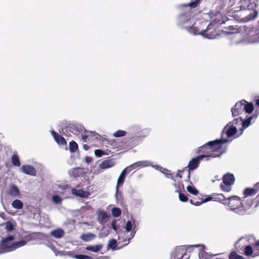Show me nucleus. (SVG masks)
Masks as SVG:
<instances>
[{
  "label": "nucleus",
  "instance_id": "f257e3e1",
  "mask_svg": "<svg viewBox=\"0 0 259 259\" xmlns=\"http://www.w3.org/2000/svg\"><path fill=\"white\" fill-rule=\"evenodd\" d=\"M200 1L201 0H192L191 3L181 6L182 8L186 7L187 10L185 13L181 14L178 17L177 23L181 28L186 30L192 35H201L204 37L212 39L213 37L211 34L206 32L213 27L212 22H210L207 25L206 28H204L207 22L198 21L196 17L191 16V11L190 9L196 8Z\"/></svg>",
  "mask_w": 259,
  "mask_h": 259
},
{
  "label": "nucleus",
  "instance_id": "f03ea898",
  "mask_svg": "<svg viewBox=\"0 0 259 259\" xmlns=\"http://www.w3.org/2000/svg\"><path fill=\"white\" fill-rule=\"evenodd\" d=\"M14 240L13 235H9L3 238L0 244V254L14 251L27 243V241L24 240L13 242Z\"/></svg>",
  "mask_w": 259,
  "mask_h": 259
},
{
  "label": "nucleus",
  "instance_id": "7ed1b4c3",
  "mask_svg": "<svg viewBox=\"0 0 259 259\" xmlns=\"http://www.w3.org/2000/svg\"><path fill=\"white\" fill-rule=\"evenodd\" d=\"M228 201L226 205L230 207V210L233 211L239 214H244L247 209L251 206L253 203L252 201H250L247 206H244L242 200L237 196H232L228 199Z\"/></svg>",
  "mask_w": 259,
  "mask_h": 259
},
{
  "label": "nucleus",
  "instance_id": "20e7f679",
  "mask_svg": "<svg viewBox=\"0 0 259 259\" xmlns=\"http://www.w3.org/2000/svg\"><path fill=\"white\" fill-rule=\"evenodd\" d=\"M222 154L223 152L219 154H211L209 155H201L191 159L189 161L187 166V168L188 169V179H190V171L196 169L199 166L200 161L203 158H205V160L207 161L209 160L210 158L219 157L222 155Z\"/></svg>",
  "mask_w": 259,
  "mask_h": 259
},
{
  "label": "nucleus",
  "instance_id": "39448f33",
  "mask_svg": "<svg viewBox=\"0 0 259 259\" xmlns=\"http://www.w3.org/2000/svg\"><path fill=\"white\" fill-rule=\"evenodd\" d=\"M238 122H240L239 119L235 118L232 121L229 122L224 128L222 132V138H230L234 136L237 132Z\"/></svg>",
  "mask_w": 259,
  "mask_h": 259
},
{
  "label": "nucleus",
  "instance_id": "423d86ee",
  "mask_svg": "<svg viewBox=\"0 0 259 259\" xmlns=\"http://www.w3.org/2000/svg\"><path fill=\"white\" fill-rule=\"evenodd\" d=\"M136 227V220L132 218L131 220L128 221L125 226V231L126 232H131L130 235L125 237L123 239V242H124V245H127L130 240L135 236L136 231L135 228Z\"/></svg>",
  "mask_w": 259,
  "mask_h": 259
},
{
  "label": "nucleus",
  "instance_id": "0eeeda50",
  "mask_svg": "<svg viewBox=\"0 0 259 259\" xmlns=\"http://www.w3.org/2000/svg\"><path fill=\"white\" fill-rule=\"evenodd\" d=\"M231 141L232 139L228 140L227 138H221V139L208 142L200 148H204L206 146H209V148L211 151H218L222 148L223 144L228 142H231Z\"/></svg>",
  "mask_w": 259,
  "mask_h": 259
},
{
  "label": "nucleus",
  "instance_id": "6e6552de",
  "mask_svg": "<svg viewBox=\"0 0 259 259\" xmlns=\"http://www.w3.org/2000/svg\"><path fill=\"white\" fill-rule=\"evenodd\" d=\"M255 5L250 2V0H240V8L241 10H249L253 11V14H249L247 18V20H253L257 15V11L254 10Z\"/></svg>",
  "mask_w": 259,
  "mask_h": 259
},
{
  "label": "nucleus",
  "instance_id": "1a4fd4ad",
  "mask_svg": "<svg viewBox=\"0 0 259 259\" xmlns=\"http://www.w3.org/2000/svg\"><path fill=\"white\" fill-rule=\"evenodd\" d=\"M235 181V177L232 174L228 173L225 175L223 179V183L221 185L222 190L225 192H229L231 190V185Z\"/></svg>",
  "mask_w": 259,
  "mask_h": 259
},
{
  "label": "nucleus",
  "instance_id": "9d476101",
  "mask_svg": "<svg viewBox=\"0 0 259 259\" xmlns=\"http://www.w3.org/2000/svg\"><path fill=\"white\" fill-rule=\"evenodd\" d=\"M245 102V100H242L237 102L236 104L232 107L231 112L233 117L239 116L244 112V107H243V104Z\"/></svg>",
  "mask_w": 259,
  "mask_h": 259
},
{
  "label": "nucleus",
  "instance_id": "9b49d317",
  "mask_svg": "<svg viewBox=\"0 0 259 259\" xmlns=\"http://www.w3.org/2000/svg\"><path fill=\"white\" fill-rule=\"evenodd\" d=\"M153 166H154V165H153L152 162L150 161L141 160L135 162L127 167H129V169L130 170V171H131L133 169H140L143 167L148 166H152L153 167Z\"/></svg>",
  "mask_w": 259,
  "mask_h": 259
},
{
  "label": "nucleus",
  "instance_id": "f8f14e48",
  "mask_svg": "<svg viewBox=\"0 0 259 259\" xmlns=\"http://www.w3.org/2000/svg\"><path fill=\"white\" fill-rule=\"evenodd\" d=\"M254 117L255 118H256L257 117V115L250 116L244 120H243L241 117L236 118V119H239L240 120V122H238V125H241V128L240 130L241 131V134H242L245 129H246L251 124V120Z\"/></svg>",
  "mask_w": 259,
  "mask_h": 259
},
{
  "label": "nucleus",
  "instance_id": "ddd939ff",
  "mask_svg": "<svg viewBox=\"0 0 259 259\" xmlns=\"http://www.w3.org/2000/svg\"><path fill=\"white\" fill-rule=\"evenodd\" d=\"M186 250L184 247H177L173 252L171 257H174V259H182L186 255Z\"/></svg>",
  "mask_w": 259,
  "mask_h": 259
},
{
  "label": "nucleus",
  "instance_id": "4468645a",
  "mask_svg": "<svg viewBox=\"0 0 259 259\" xmlns=\"http://www.w3.org/2000/svg\"><path fill=\"white\" fill-rule=\"evenodd\" d=\"M259 190V183L255 185L253 188H248L244 190V195L245 197L254 195Z\"/></svg>",
  "mask_w": 259,
  "mask_h": 259
},
{
  "label": "nucleus",
  "instance_id": "2eb2a0df",
  "mask_svg": "<svg viewBox=\"0 0 259 259\" xmlns=\"http://www.w3.org/2000/svg\"><path fill=\"white\" fill-rule=\"evenodd\" d=\"M21 171L26 174L35 176L36 175L35 169L31 165H24L21 167Z\"/></svg>",
  "mask_w": 259,
  "mask_h": 259
},
{
  "label": "nucleus",
  "instance_id": "dca6fc26",
  "mask_svg": "<svg viewBox=\"0 0 259 259\" xmlns=\"http://www.w3.org/2000/svg\"><path fill=\"white\" fill-rule=\"evenodd\" d=\"M131 171L129 169V167H125L121 172L119 177L118 178L117 181V184L116 187H118V186L121 185L123 184L126 176L128 172H130Z\"/></svg>",
  "mask_w": 259,
  "mask_h": 259
},
{
  "label": "nucleus",
  "instance_id": "f3484780",
  "mask_svg": "<svg viewBox=\"0 0 259 259\" xmlns=\"http://www.w3.org/2000/svg\"><path fill=\"white\" fill-rule=\"evenodd\" d=\"M51 134L55 141L61 145H65L67 143L65 139L61 135L57 134L54 131H52Z\"/></svg>",
  "mask_w": 259,
  "mask_h": 259
},
{
  "label": "nucleus",
  "instance_id": "a211bd4d",
  "mask_svg": "<svg viewBox=\"0 0 259 259\" xmlns=\"http://www.w3.org/2000/svg\"><path fill=\"white\" fill-rule=\"evenodd\" d=\"M72 194L73 195L81 198H87L90 195V192L88 191H83L82 190H77L75 188L72 189Z\"/></svg>",
  "mask_w": 259,
  "mask_h": 259
},
{
  "label": "nucleus",
  "instance_id": "6ab92c4d",
  "mask_svg": "<svg viewBox=\"0 0 259 259\" xmlns=\"http://www.w3.org/2000/svg\"><path fill=\"white\" fill-rule=\"evenodd\" d=\"M153 167L155 168V169L159 170L161 173H163L164 174L165 176L169 179H171L174 180V177L172 176V174L170 172V171L161 167L160 165H154V166H153Z\"/></svg>",
  "mask_w": 259,
  "mask_h": 259
},
{
  "label": "nucleus",
  "instance_id": "aec40b11",
  "mask_svg": "<svg viewBox=\"0 0 259 259\" xmlns=\"http://www.w3.org/2000/svg\"><path fill=\"white\" fill-rule=\"evenodd\" d=\"M115 164L114 160L109 159L103 161L100 164V167L102 169H107L113 167Z\"/></svg>",
  "mask_w": 259,
  "mask_h": 259
},
{
  "label": "nucleus",
  "instance_id": "412c9836",
  "mask_svg": "<svg viewBox=\"0 0 259 259\" xmlns=\"http://www.w3.org/2000/svg\"><path fill=\"white\" fill-rule=\"evenodd\" d=\"M108 215L107 213L103 210H100L98 212V221L102 225H104L107 222Z\"/></svg>",
  "mask_w": 259,
  "mask_h": 259
},
{
  "label": "nucleus",
  "instance_id": "4be33fe9",
  "mask_svg": "<svg viewBox=\"0 0 259 259\" xmlns=\"http://www.w3.org/2000/svg\"><path fill=\"white\" fill-rule=\"evenodd\" d=\"M82 127L77 124L71 123L66 127V130L70 131L74 134H77L78 132L81 131Z\"/></svg>",
  "mask_w": 259,
  "mask_h": 259
},
{
  "label": "nucleus",
  "instance_id": "5701e85b",
  "mask_svg": "<svg viewBox=\"0 0 259 259\" xmlns=\"http://www.w3.org/2000/svg\"><path fill=\"white\" fill-rule=\"evenodd\" d=\"M50 234L53 237L56 238H61L65 234L64 231L61 228H58L55 230H52L50 232Z\"/></svg>",
  "mask_w": 259,
  "mask_h": 259
},
{
  "label": "nucleus",
  "instance_id": "b1692460",
  "mask_svg": "<svg viewBox=\"0 0 259 259\" xmlns=\"http://www.w3.org/2000/svg\"><path fill=\"white\" fill-rule=\"evenodd\" d=\"M8 194L13 196L17 197L19 196L20 192L18 188L15 185H12L8 191Z\"/></svg>",
  "mask_w": 259,
  "mask_h": 259
},
{
  "label": "nucleus",
  "instance_id": "393cba45",
  "mask_svg": "<svg viewBox=\"0 0 259 259\" xmlns=\"http://www.w3.org/2000/svg\"><path fill=\"white\" fill-rule=\"evenodd\" d=\"M213 199L215 200L219 201L224 204H227L228 201V199H226L225 196L222 194H217L214 195Z\"/></svg>",
  "mask_w": 259,
  "mask_h": 259
},
{
  "label": "nucleus",
  "instance_id": "a878e982",
  "mask_svg": "<svg viewBox=\"0 0 259 259\" xmlns=\"http://www.w3.org/2000/svg\"><path fill=\"white\" fill-rule=\"evenodd\" d=\"M243 107H244V111L246 113H250L253 110V105L251 103H247L246 101L243 104Z\"/></svg>",
  "mask_w": 259,
  "mask_h": 259
},
{
  "label": "nucleus",
  "instance_id": "bb28decb",
  "mask_svg": "<svg viewBox=\"0 0 259 259\" xmlns=\"http://www.w3.org/2000/svg\"><path fill=\"white\" fill-rule=\"evenodd\" d=\"M96 236L93 233H85L81 235L80 238L85 241H89L95 238Z\"/></svg>",
  "mask_w": 259,
  "mask_h": 259
},
{
  "label": "nucleus",
  "instance_id": "cd10ccee",
  "mask_svg": "<svg viewBox=\"0 0 259 259\" xmlns=\"http://www.w3.org/2000/svg\"><path fill=\"white\" fill-rule=\"evenodd\" d=\"M102 247L101 245H96L94 246H89L86 247V249L89 251H91L94 252L99 251Z\"/></svg>",
  "mask_w": 259,
  "mask_h": 259
},
{
  "label": "nucleus",
  "instance_id": "c85d7f7f",
  "mask_svg": "<svg viewBox=\"0 0 259 259\" xmlns=\"http://www.w3.org/2000/svg\"><path fill=\"white\" fill-rule=\"evenodd\" d=\"M12 205L13 208L20 209L23 207V204L21 200L17 199L12 202Z\"/></svg>",
  "mask_w": 259,
  "mask_h": 259
},
{
  "label": "nucleus",
  "instance_id": "c756f323",
  "mask_svg": "<svg viewBox=\"0 0 259 259\" xmlns=\"http://www.w3.org/2000/svg\"><path fill=\"white\" fill-rule=\"evenodd\" d=\"M199 256L200 259H210L212 257V255L209 254L202 250L199 252Z\"/></svg>",
  "mask_w": 259,
  "mask_h": 259
},
{
  "label": "nucleus",
  "instance_id": "7c9ffc66",
  "mask_svg": "<svg viewBox=\"0 0 259 259\" xmlns=\"http://www.w3.org/2000/svg\"><path fill=\"white\" fill-rule=\"evenodd\" d=\"M12 162L13 164L16 166H20V162L19 157L17 155L14 154L12 157Z\"/></svg>",
  "mask_w": 259,
  "mask_h": 259
},
{
  "label": "nucleus",
  "instance_id": "2f4dec72",
  "mask_svg": "<svg viewBox=\"0 0 259 259\" xmlns=\"http://www.w3.org/2000/svg\"><path fill=\"white\" fill-rule=\"evenodd\" d=\"M78 149V145L76 142L72 141L69 143V150L70 152H75Z\"/></svg>",
  "mask_w": 259,
  "mask_h": 259
},
{
  "label": "nucleus",
  "instance_id": "473e14b6",
  "mask_svg": "<svg viewBox=\"0 0 259 259\" xmlns=\"http://www.w3.org/2000/svg\"><path fill=\"white\" fill-rule=\"evenodd\" d=\"M116 240L114 239H113L109 241V243L108 244V247L114 250L116 249Z\"/></svg>",
  "mask_w": 259,
  "mask_h": 259
},
{
  "label": "nucleus",
  "instance_id": "72a5a7b5",
  "mask_svg": "<svg viewBox=\"0 0 259 259\" xmlns=\"http://www.w3.org/2000/svg\"><path fill=\"white\" fill-rule=\"evenodd\" d=\"M52 200L56 204H61L62 202V198L58 195H54L52 196Z\"/></svg>",
  "mask_w": 259,
  "mask_h": 259
},
{
  "label": "nucleus",
  "instance_id": "f704fd0d",
  "mask_svg": "<svg viewBox=\"0 0 259 259\" xmlns=\"http://www.w3.org/2000/svg\"><path fill=\"white\" fill-rule=\"evenodd\" d=\"M121 211L120 208L117 207H114L112 209V214L116 218L119 217L121 215Z\"/></svg>",
  "mask_w": 259,
  "mask_h": 259
},
{
  "label": "nucleus",
  "instance_id": "c9c22d12",
  "mask_svg": "<svg viewBox=\"0 0 259 259\" xmlns=\"http://www.w3.org/2000/svg\"><path fill=\"white\" fill-rule=\"evenodd\" d=\"M187 191L191 194L193 195H197L198 193V191L193 186L189 185L187 187Z\"/></svg>",
  "mask_w": 259,
  "mask_h": 259
},
{
  "label": "nucleus",
  "instance_id": "e433bc0d",
  "mask_svg": "<svg viewBox=\"0 0 259 259\" xmlns=\"http://www.w3.org/2000/svg\"><path fill=\"white\" fill-rule=\"evenodd\" d=\"M126 132L124 131L118 130L113 134V136L115 137H122L125 136Z\"/></svg>",
  "mask_w": 259,
  "mask_h": 259
},
{
  "label": "nucleus",
  "instance_id": "4c0bfd02",
  "mask_svg": "<svg viewBox=\"0 0 259 259\" xmlns=\"http://www.w3.org/2000/svg\"><path fill=\"white\" fill-rule=\"evenodd\" d=\"M243 257L241 255H238L235 252H232L229 255V259H243Z\"/></svg>",
  "mask_w": 259,
  "mask_h": 259
},
{
  "label": "nucleus",
  "instance_id": "58836bf2",
  "mask_svg": "<svg viewBox=\"0 0 259 259\" xmlns=\"http://www.w3.org/2000/svg\"><path fill=\"white\" fill-rule=\"evenodd\" d=\"M69 174L71 177L75 178L79 176L78 169L73 168L69 171Z\"/></svg>",
  "mask_w": 259,
  "mask_h": 259
},
{
  "label": "nucleus",
  "instance_id": "ea45409f",
  "mask_svg": "<svg viewBox=\"0 0 259 259\" xmlns=\"http://www.w3.org/2000/svg\"><path fill=\"white\" fill-rule=\"evenodd\" d=\"M253 248L250 245H248L245 248V254L247 256H249L253 253Z\"/></svg>",
  "mask_w": 259,
  "mask_h": 259
},
{
  "label": "nucleus",
  "instance_id": "a19ab883",
  "mask_svg": "<svg viewBox=\"0 0 259 259\" xmlns=\"http://www.w3.org/2000/svg\"><path fill=\"white\" fill-rule=\"evenodd\" d=\"M174 185L176 187V191L179 193H181L182 189H184V186L182 184H179L177 186L175 183L174 184Z\"/></svg>",
  "mask_w": 259,
  "mask_h": 259
},
{
  "label": "nucleus",
  "instance_id": "79ce46f5",
  "mask_svg": "<svg viewBox=\"0 0 259 259\" xmlns=\"http://www.w3.org/2000/svg\"><path fill=\"white\" fill-rule=\"evenodd\" d=\"M14 228L13 224L11 222H8L6 224V229L8 231H12Z\"/></svg>",
  "mask_w": 259,
  "mask_h": 259
},
{
  "label": "nucleus",
  "instance_id": "37998d69",
  "mask_svg": "<svg viewBox=\"0 0 259 259\" xmlns=\"http://www.w3.org/2000/svg\"><path fill=\"white\" fill-rule=\"evenodd\" d=\"M74 258L76 259H91V257L83 254L76 255Z\"/></svg>",
  "mask_w": 259,
  "mask_h": 259
},
{
  "label": "nucleus",
  "instance_id": "c03bdc74",
  "mask_svg": "<svg viewBox=\"0 0 259 259\" xmlns=\"http://www.w3.org/2000/svg\"><path fill=\"white\" fill-rule=\"evenodd\" d=\"M95 154L98 157H101L104 154V152L100 149H97L95 151Z\"/></svg>",
  "mask_w": 259,
  "mask_h": 259
},
{
  "label": "nucleus",
  "instance_id": "a18cd8bd",
  "mask_svg": "<svg viewBox=\"0 0 259 259\" xmlns=\"http://www.w3.org/2000/svg\"><path fill=\"white\" fill-rule=\"evenodd\" d=\"M179 197L181 201L186 202L188 200L187 197L182 193H179Z\"/></svg>",
  "mask_w": 259,
  "mask_h": 259
},
{
  "label": "nucleus",
  "instance_id": "49530a36",
  "mask_svg": "<svg viewBox=\"0 0 259 259\" xmlns=\"http://www.w3.org/2000/svg\"><path fill=\"white\" fill-rule=\"evenodd\" d=\"M111 227H112V228L115 231H117L118 228V226L116 224V222L115 220H114L113 221H112V223H111Z\"/></svg>",
  "mask_w": 259,
  "mask_h": 259
},
{
  "label": "nucleus",
  "instance_id": "de8ad7c7",
  "mask_svg": "<svg viewBox=\"0 0 259 259\" xmlns=\"http://www.w3.org/2000/svg\"><path fill=\"white\" fill-rule=\"evenodd\" d=\"M190 201L192 204L196 205V206H199L200 204L203 203L202 202V200L201 201H195V200H194V199H191V200H190Z\"/></svg>",
  "mask_w": 259,
  "mask_h": 259
},
{
  "label": "nucleus",
  "instance_id": "09e8293b",
  "mask_svg": "<svg viewBox=\"0 0 259 259\" xmlns=\"http://www.w3.org/2000/svg\"><path fill=\"white\" fill-rule=\"evenodd\" d=\"M211 199H213V197H207L205 198V199L202 200V203L206 202L211 200Z\"/></svg>",
  "mask_w": 259,
  "mask_h": 259
},
{
  "label": "nucleus",
  "instance_id": "8fccbe9b",
  "mask_svg": "<svg viewBox=\"0 0 259 259\" xmlns=\"http://www.w3.org/2000/svg\"><path fill=\"white\" fill-rule=\"evenodd\" d=\"M256 248L259 249V241L257 242L254 247V251H255Z\"/></svg>",
  "mask_w": 259,
  "mask_h": 259
},
{
  "label": "nucleus",
  "instance_id": "3c124183",
  "mask_svg": "<svg viewBox=\"0 0 259 259\" xmlns=\"http://www.w3.org/2000/svg\"><path fill=\"white\" fill-rule=\"evenodd\" d=\"M92 161V158L91 157H87L85 158V161L87 162V163H90Z\"/></svg>",
  "mask_w": 259,
  "mask_h": 259
},
{
  "label": "nucleus",
  "instance_id": "603ef678",
  "mask_svg": "<svg viewBox=\"0 0 259 259\" xmlns=\"http://www.w3.org/2000/svg\"><path fill=\"white\" fill-rule=\"evenodd\" d=\"M88 137V136H87V135H82V139L84 142L86 141V139H87Z\"/></svg>",
  "mask_w": 259,
  "mask_h": 259
},
{
  "label": "nucleus",
  "instance_id": "864d4df0",
  "mask_svg": "<svg viewBox=\"0 0 259 259\" xmlns=\"http://www.w3.org/2000/svg\"><path fill=\"white\" fill-rule=\"evenodd\" d=\"M93 135V136L95 137L96 138H98V136H99V135L97 134H96L94 132H90Z\"/></svg>",
  "mask_w": 259,
  "mask_h": 259
},
{
  "label": "nucleus",
  "instance_id": "5fc2aeb1",
  "mask_svg": "<svg viewBox=\"0 0 259 259\" xmlns=\"http://www.w3.org/2000/svg\"><path fill=\"white\" fill-rule=\"evenodd\" d=\"M182 171H183V170L178 171V174H177V176H178V177H180V178H181V177H182V176L180 175V172H182Z\"/></svg>",
  "mask_w": 259,
  "mask_h": 259
},
{
  "label": "nucleus",
  "instance_id": "6e6d98bb",
  "mask_svg": "<svg viewBox=\"0 0 259 259\" xmlns=\"http://www.w3.org/2000/svg\"><path fill=\"white\" fill-rule=\"evenodd\" d=\"M256 104L259 107V99H257L255 101Z\"/></svg>",
  "mask_w": 259,
  "mask_h": 259
},
{
  "label": "nucleus",
  "instance_id": "4d7b16f0",
  "mask_svg": "<svg viewBox=\"0 0 259 259\" xmlns=\"http://www.w3.org/2000/svg\"><path fill=\"white\" fill-rule=\"evenodd\" d=\"M68 187V186L67 185H66L65 186H64L63 188L67 189Z\"/></svg>",
  "mask_w": 259,
  "mask_h": 259
},
{
  "label": "nucleus",
  "instance_id": "13d9d810",
  "mask_svg": "<svg viewBox=\"0 0 259 259\" xmlns=\"http://www.w3.org/2000/svg\"><path fill=\"white\" fill-rule=\"evenodd\" d=\"M202 247V248L203 249L205 247V246L203 245H201Z\"/></svg>",
  "mask_w": 259,
  "mask_h": 259
},
{
  "label": "nucleus",
  "instance_id": "bf43d9fd",
  "mask_svg": "<svg viewBox=\"0 0 259 259\" xmlns=\"http://www.w3.org/2000/svg\"><path fill=\"white\" fill-rule=\"evenodd\" d=\"M199 246V245H193V246H195V247H197V246Z\"/></svg>",
  "mask_w": 259,
  "mask_h": 259
},
{
  "label": "nucleus",
  "instance_id": "052dcab7",
  "mask_svg": "<svg viewBox=\"0 0 259 259\" xmlns=\"http://www.w3.org/2000/svg\"><path fill=\"white\" fill-rule=\"evenodd\" d=\"M252 41H247V43H251Z\"/></svg>",
  "mask_w": 259,
  "mask_h": 259
},
{
  "label": "nucleus",
  "instance_id": "680f3d73",
  "mask_svg": "<svg viewBox=\"0 0 259 259\" xmlns=\"http://www.w3.org/2000/svg\"><path fill=\"white\" fill-rule=\"evenodd\" d=\"M84 148L85 149H86V148H87V147H85V146H84Z\"/></svg>",
  "mask_w": 259,
  "mask_h": 259
},
{
  "label": "nucleus",
  "instance_id": "e2e57ef3",
  "mask_svg": "<svg viewBox=\"0 0 259 259\" xmlns=\"http://www.w3.org/2000/svg\"><path fill=\"white\" fill-rule=\"evenodd\" d=\"M84 148L85 149H86V148H87V147H85V146H84Z\"/></svg>",
  "mask_w": 259,
  "mask_h": 259
},
{
  "label": "nucleus",
  "instance_id": "0e129e2a",
  "mask_svg": "<svg viewBox=\"0 0 259 259\" xmlns=\"http://www.w3.org/2000/svg\"><path fill=\"white\" fill-rule=\"evenodd\" d=\"M189 258V256H187L186 259H188Z\"/></svg>",
  "mask_w": 259,
  "mask_h": 259
},
{
  "label": "nucleus",
  "instance_id": "69168bd1",
  "mask_svg": "<svg viewBox=\"0 0 259 259\" xmlns=\"http://www.w3.org/2000/svg\"><path fill=\"white\" fill-rule=\"evenodd\" d=\"M257 198H259V194H258V196H257Z\"/></svg>",
  "mask_w": 259,
  "mask_h": 259
}]
</instances>
